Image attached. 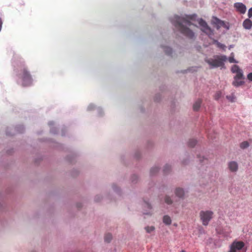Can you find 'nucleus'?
Here are the masks:
<instances>
[{
  "instance_id": "nucleus-7",
  "label": "nucleus",
  "mask_w": 252,
  "mask_h": 252,
  "mask_svg": "<svg viewBox=\"0 0 252 252\" xmlns=\"http://www.w3.org/2000/svg\"><path fill=\"white\" fill-rule=\"evenodd\" d=\"M234 7L236 9L237 11L241 14L245 13L247 8L245 5L241 2H236L234 3Z\"/></svg>"
},
{
  "instance_id": "nucleus-21",
  "label": "nucleus",
  "mask_w": 252,
  "mask_h": 252,
  "mask_svg": "<svg viewBox=\"0 0 252 252\" xmlns=\"http://www.w3.org/2000/svg\"><path fill=\"white\" fill-rule=\"evenodd\" d=\"M145 230L146 231H147V232L148 233H151L153 231H154L155 230V227L153 226H147L145 227Z\"/></svg>"
},
{
  "instance_id": "nucleus-2",
  "label": "nucleus",
  "mask_w": 252,
  "mask_h": 252,
  "mask_svg": "<svg viewBox=\"0 0 252 252\" xmlns=\"http://www.w3.org/2000/svg\"><path fill=\"white\" fill-rule=\"evenodd\" d=\"M18 76L22 82V86L27 87L31 86L33 82V79L27 67L24 64L21 65L18 69Z\"/></svg>"
},
{
  "instance_id": "nucleus-29",
  "label": "nucleus",
  "mask_w": 252,
  "mask_h": 252,
  "mask_svg": "<svg viewBox=\"0 0 252 252\" xmlns=\"http://www.w3.org/2000/svg\"><path fill=\"white\" fill-rule=\"evenodd\" d=\"M2 25V22L1 18L0 17V31L1 30Z\"/></svg>"
},
{
  "instance_id": "nucleus-12",
  "label": "nucleus",
  "mask_w": 252,
  "mask_h": 252,
  "mask_svg": "<svg viewBox=\"0 0 252 252\" xmlns=\"http://www.w3.org/2000/svg\"><path fill=\"white\" fill-rule=\"evenodd\" d=\"M239 80L240 79H234L232 82V85L235 87L243 85L244 84V81Z\"/></svg>"
},
{
  "instance_id": "nucleus-23",
  "label": "nucleus",
  "mask_w": 252,
  "mask_h": 252,
  "mask_svg": "<svg viewBox=\"0 0 252 252\" xmlns=\"http://www.w3.org/2000/svg\"><path fill=\"white\" fill-rule=\"evenodd\" d=\"M164 52L167 55H169L172 53V49L168 47H165Z\"/></svg>"
},
{
  "instance_id": "nucleus-30",
  "label": "nucleus",
  "mask_w": 252,
  "mask_h": 252,
  "mask_svg": "<svg viewBox=\"0 0 252 252\" xmlns=\"http://www.w3.org/2000/svg\"><path fill=\"white\" fill-rule=\"evenodd\" d=\"M145 205L148 208L150 209L151 208L150 204L148 203H145Z\"/></svg>"
},
{
  "instance_id": "nucleus-9",
  "label": "nucleus",
  "mask_w": 252,
  "mask_h": 252,
  "mask_svg": "<svg viewBox=\"0 0 252 252\" xmlns=\"http://www.w3.org/2000/svg\"><path fill=\"white\" fill-rule=\"evenodd\" d=\"M243 27L247 30H250L252 27V22L249 19L245 20L243 23Z\"/></svg>"
},
{
  "instance_id": "nucleus-4",
  "label": "nucleus",
  "mask_w": 252,
  "mask_h": 252,
  "mask_svg": "<svg viewBox=\"0 0 252 252\" xmlns=\"http://www.w3.org/2000/svg\"><path fill=\"white\" fill-rule=\"evenodd\" d=\"M245 243L240 241L235 240L229 246L228 252H246Z\"/></svg>"
},
{
  "instance_id": "nucleus-11",
  "label": "nucleus",
  "mask_w": 252,
  "mask_h": 252,
  "mask_svg": "<svg viewBox=\"0 0 252 252\" xmlns=\"http://www.w3.org/2000/svg\"><path fill=\"white\" fill-rule=\"evenodd\" d=\"M213 23L216 25L218 29H220L221 27H225V23L223 21L219 20V19L215 18Z\"/></svg>"
},
{
  "instance_id": "nucleus-3",
  "label": "nucleus",
  "mask_w": 252,
  "mask_h": 252,
  "mask_svg": "<svg viewBox=\"0 0 252 252\" xmlns=\"http://www.w3.org/2000/svg\"><path fill=\"white\" fill-rule=\"evenodd\" d=\"M227 58L225 55H217L214 56V59H206L205 62L207 63L211 68L222 67L224 65V62H226Z\"/></svg>"
},
{
  "instance_id": "nucleus-13",
  "label": "nucleus",
  "mask_w": 252,
  "mask_h": 252,
  "mask_svg": "<svg viewBox=\"0 0 252 252\" xmlns=\"http://www.w3.org/2000/svg\"><path fill=\"white\" fill-rule=\"evenodd\" d=\"M201 99H198L196 102L194 103L193 105V109L194 111H198L200 107L201 104Z\"/></svg>"
},
{
  "instance_id": "nucleus-8",
  "label": "nucleus",
  "mask_w": 252,
  "mask_h": 252,
  "mask_svg": "<svg viewBox=\"0 0 252 252\" xmlns=\"http://www.w3.org/2000/svg\"><path fill=\"white\" fill-rule=\"evenodd\" d=\"M232 231L230 227L226 226L221 231L219 232L220 234H221L222 236L226 238H231V233Z\"/></svg>"
},
{
  "instance_id": "nucleus-5",
  "label": "nucleus",
  "mask_w": 252,
  "mask_h": 252,
  "mask_svg": "<svg viewBox=\"0 0 252 252\" xmlns=\"http://www.w3.org/2000/svg\"><path fill=\"white\" fill-rule=\"evenodd\" d=\"M214 213L211 210L201 211L199 213L200 218L204 225H207L213 218Z\"/></svg>"
},
{
  "instance_id": "nucleus-18",
  "label": "nucleus",
  "mask_w": 252,
  "mask_h": 252,
  "mask_svg": "<svg viewBox=\"0 0 252 252\" xmlns=\"http://www.w3.org/2000/svg\"><path fill=\"white\" fill-rule=\"evenodd\" d=\"M214 43L216 44L218 47L221 48L223 50H225L226 46L225 45L221 44L217 40H214Z\"/></svg>"
},
{
  "instance_id": "nucleus-1",
  "label": "nucleus",
  "mask_w": 252,
  "mask_h": 252,
  "mask_svg": "<svg viewBox=\"0 0 252 252\" xmlns=\"http://www.w3.org/2000/svg\"><path fill=\"white\" fill-rule=\"evenodd\" d=\"M196 15H185L183 16H175L172 19V22L175 27L186 36L192 38L194 33L188 26L193 25L192 22L195 20Z\"/></svg>"
},
{
  "instance_id": "nucleus-27",
  "label": "nucleus",
  "mask_w": 252,
  "mask_h": 252,
  "mask_svg": "<svg viewBox=\"0 0 252 252\" xmlns=\"http://www.w3.org/2000/svg\"><path fill=\"white\" fill-rule=\"evenodd\" d=\"M248 15L249 18L252 17V7L249 10Z\"/></svg>"
},
{
  "instance_id": "nucleus-28",
  "label": "nucleus",
  "mask_w": 252,
  "mask_h": 252,
  "mask_svg": "<svg viewBox=\"0 0 252 252\" xmlns=\"http://www.w3.org/2000/svg\"><path fill=\"white\" fill-rule=\"evenodd\" d=\"M221 96L220 92H218L215 95V99H218Z\"/></svg>"
},
{
  "instance_id": "nucleus-15",
  "label": "nucleus",
  "mask_w": 252,
  "mask_h": 252,
  "mask_svg": "<svg viewBox=\"0 0 252 252\" xmlns=\"http://www.w3.org/2000/svg\"><path fill=\"white\" fill-rule=\"evenodd\" d=\"M175 194L177 196H178L180 198H181L184 196L185 193L183 189H176Z\"/></svg>"
},
{
  "instance_id": "nucleus-14",
  "label": "nucleus",
  "mask_w": 252,
  "mask_h": 252,
  "mask_svg": "<svg viewBox=\"0 0 252 252\" xmlns=\"http://www.w3.org/2000/svg\"><path fill=\"white\" fill-rule=\"evenodd\" d=\"M236 74L234 77V79H244L243 73L242 70L235 73Z\"/></svg>"
},
{
  "instance_id": "nucleus-24",
  "label": "nucleus",
  "mask_w": 252,
  "mask_h": 252,
  "mask_svg": "<svg viewBox=\"0 0 252 252\" xmlns=\"http://www.w3.org/2000/svg\"><path fill=\"white\" fill-rule=\"evenodd\" d=\"M196 144V141L195 140H191L189 142V145L190 147H193Z\"/></svg>"
},
{
  "instance_id": "nucleus-32",
  "label": "nucleus",
  "mask_w": 252,
  "mask_h": 252,
  "mask_svg": "<svg viewBox=\"0 0 252 252\" xmlns=\"http://www.w3.org/2000/svg\"><path fill=\"white\" fill-rule=\"evenodd\" d=\"M144 214H148V213H144Z\"/></svg>"
},
{
  "instance_id": "nucleus-17",
  "label": "nucleus",
  "mask_w": 252,
  "mask_h": 252,
  "mask_svg": "<svg viewBox=\"0 0 252 252\" xmlns=\"http://www.w3.org/2000/svg\"><path fill=\"white\" fill-rule=\"evenodd\" d=\"M241 70L239 66L235 64L233 65L231 68V71L233 73H237Z\"/></svg>"
},
{
  "instance_id": "nucleus-22",
  "label": "nucleus",
  "mask_w": 252,
  "mask_h": 252,
  "mask_svg": "<svg viewBox=\"0 0 252 252\" xmlns=\"http://www.w3.org/2000/svg\"><path fill=\"white\" fill-rule=\"evenodd\" d=\"M112 235L110 234H106L104 237V240L106 242H109L112 239Z\"/></svg>"
},
{
  "instance_id": "nucleus-26",
  "label": "nucleus",
  "mask_w": 252,
  "mask_h": 252,
  "mask_svg": "<svg viewBox=\"0 0 252 252\" xmlns=\"http://www.w3.org/2000/svg\"><path fill=\"white\" fill-rule=\"evenodd\" d=\"M247 78L251 81H252V72L250 73L247 75Z\"/></svg>"
},
{
  "instance_id": "nucleus-6",
  "label": "nucleus",
  "mask_w": 252,
  "mask_h": 252,
  "mask_svg": "<svg viewBox=\"0 0 252 252\" xmlns=\"http://www.w3.org/2000/svg\"><path fill=\"white\" fill-rule=\"evenodd\" d=\"M199 25L201 27V30L209 34L212 33V31L211 28L208 26L207 23L202 19H200L198 21Z\"/></svg>"
},
{
  "instance_id": "nucleus-16",
  "label": "nucleus",
  "mask_w": 252,
  "mask_h": 252,
  "mask_svg": "<svg viewBox=\"0 0 252 252\" xmlns=\"http://www.w3.org/2000/svg\"><path fill=\"white\" fill-rule=\"evenodd\" d=\"M163 222L166 225H170L171 223V220L168 216H164L163 218Z\"/></svg>"
},
{
  "instance_id": "nucleus-19",
  "label": "nucleus",
  "mask_w": 252,
  "mask_h": 252,
  "mask_svg": "<svg viewBox=\"0 0 252 252\" xmlns=\"http://www.w3.org/2000/svg\"><path fill=\"white\" fill-rule=\"evenodd\" d=\"M228 60L230 63H238V62L236 61L234 58L233 53L231 54V56L228 58Z\"/></svg>"
},
{
  "instance_id": "nucleus-25",
  "label": "nucleus",
  "mask_w": 252,
  "mask_h": 252,
  "mask_svg": "<svg viewBox=\"0 0 252 252\" xmlns=\"http://www.w3.org/2000/svg\"><path fill=\"white\" fill-rule=\"evenodd\" d=\"M165 202L168 204H170L172 203L171 199L168 196H166L165 197Z\"/></svg>"
},
{
  "instance_id": "nucleus-20",
  "label": "nucleus",
  "mask_w": 252,
  "mask_h": 252,
  "mask_svg": "<svg viewBox=\"0 0 252 252\" xmlns=\"http://www.w3.org/2000/svg\"><path fill=\"white\" fill-rule=\"evenodd\" d=\"M249 146V143L248 141H244L240 144V147L243 149L247 148Z\"/></svg>"
},
{
  "instance_id": "nucleus-10",
  "label": "nucleus",
  "mask_w": 252,
  "mask_h": 252,
  "mask_svg": "<svg viewBox=\"0 0 252 252\" xmlns=\"http://www.w3.org/2000/svg\"><path fill=\"white\" fill-rule=\"evenodd\" d=\"M229 170L232 172H235L238 169V164L235 161H231L228 164Z\"/></svg>"
},
{
  "instance_id": "nucleus-31",
  "label": "nucleus",
  "mask_w": 252,
  "mask_h": 252,
  "mask_svg": "<svg viewBox=\"0 0 252 252\" xmlns=\"http://www.w3.org/2000/svg\"><path fill=\"white\" fill-rule=\"evenodd\" d=\"M181 252H186L185 250H182Z\"/></svg>"
}]
</instances>
